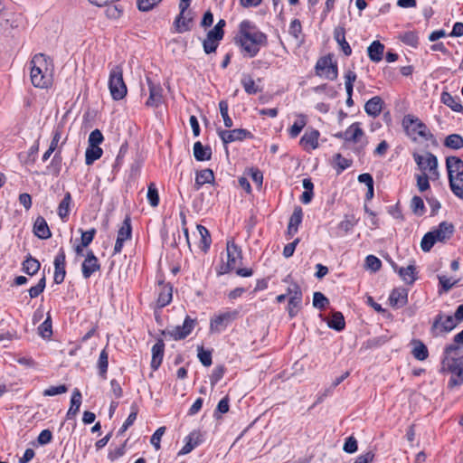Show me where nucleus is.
<instances>
[{
	"mask_svg": "<svg viewBox=\"0 0 463 463\" xmlns=\"http://www.w3.org/2000/svg\"><path fill=\"white\" fill-rule=\"evenodd\" d=\"M245 56L255 57L262 46L267 44V35L249 20L239 24V32L235 38Z\"/></svg>",
	"mask_w": 463,
	"mask_h": 463,
	"instance_id": "obj_1",
	"label": "nucleus"
},
{
	"mask_svg": "<svg viewBox=\"0 0 463 463\" xmlns=\"http://www.w3.org/2000/svg\"><path fill=\"white\" fill-rule=\"evenodd\" d=\"M53 65L52 60L43 53L33 56L31 61L30 77L36 88H48L52 81Z\"/></svg>",
	"mask_w": 463,
	"mask_h": 463,
	"instance_id": "obj_2",
	"label": "nucleus"
},
{
	"mask_svg": "<svg viewBox=\"0 0 463 463\" xmlns=\"http://www.w3.org/2000/svg\"><path fill=\"white\" fill-rule=\"evenodd\" d=\"M453 233V224L448 222H442L423 236L420 241V248L424 252H428L435 243L447 241Z\"/></svg>",
	"mask_w": 463,
	"mask_h": 463,
	"instance_id": "obj_3",
	"label": "nucleus"
},
{
	"mask_svg": "<svg viewBox=\"0 0 463 463\" xmlns=\"http://www.w3.org/2000/svg\"><path fill=\"white\" fill-rule=\"evenodd\" d=\"M402 126L406 135L413 141L429 140L432 137L428 127L414 115H405Z\"/></svg>",
	"mask_w": 463,
	"mask_h": 463,
	"instance_id": "obj_4",
	"label": "nucleus"
},
{
	"mask_svg": "<svg viewBox=\"0 0 463 463\" xmlns=\"http://www.w3.org/2000/svg\"><path fill=\"white\" fill-rule=\"evenodd\" d=\"M335 137L342 139L345 144H353L357 149H363L367 145L364 131L359 122L350 125L345 131L336 133Z\"/></svg>",
	"mask_w": 463,
	"mask_h": 463,
	"instance_id": "obj_5",
	"label": "nucleus"
},
{
	"mask_svg": "<svg viewBox=\"0 0 463 463\" xmlns=\"http://www.w3.org/2000/svg\"><path fill=\"white\" fill-rule=\"evenodd\" d=\"M109 89L113 99L120 100L127 95L128 89L123 80V70L114 66L109 71Z\"/></svg>",
	"mask_w": 463,
	"mask_h": 463,
	"instance_id": "obj_6",
	"label": "nucleus"
},
{
	"mask_svg": "<svg viewBox=\"0 0 463 463\" xmlns=\"http://www.w3.org/2000/svg\"><path fill=\"white\" fill-rule=\"evenodd\" d=\"M413 158L421 171V175H429L431 180L439 178L438 159L431 153H424L422 155L414 154Z\"/></svg>",
	"mask_w": 463,
	"mask_h": 463,
	"instance_id": "obj_7",
	"label": "nucleus"
},
{
	"mask_svg": "<svg viewBox=\"0 0 463 463\" xmlns=\"http://www.w3.org/2000/svg\"><path fill=\"white\" fill-rule=\"evenodd\" d=\"M458 346L456 345H448L444 351V357L442 365L453 375L463 376V360L461 358H455L452 354H457Z\"/></svg>",
	"mask_w": 463,
	"mask_h": 463,
	"instance_id": "obj_8",
	"label": "nucleus"
},
{
	"mask_svg": "<svg viewBox=\"0 0 463 463\" xmlns=\"http://www.w3.org/2000/svg\"><path fill=\"white\" fill-rule=\"evenodd\" d=\"M195 324V319H193L190 317H186L182 326L167 327L163 332V335L165 336H169L171 339L175 341L182 340L192 333Z\"/></svg>",
	"mask_w": 463,
	"mask_h": 463,
	"instance_id": "obj_9",
	"label": "nucleus"
},
{
	"mask_svg": "<svg viewBox=\"0 0 463 463\" xmlns=\"http://www.w3.org/2000/svg\"><path fill=\"white\" fill-rule=\"evenodd\" d=\"M227 263L219 268V274H226L234 269L241 260V250L233 241H228L226 244Z\"/></svg>",
	"mask_w": 463,
	"mask_h": 463,
	"instance_id": "obj_10",
	"label": "nucleus"
},
{
	"mask_svg": "<svg viewBox=\"0 0 463 463\" xmlns=\"http://www.w3.org/2000/svg\"><path fill=\"white\" fill-rule=\"evenodd\" d=\"M457 324V318L453 316L439 314L433 321L430 331L434 336H439L452 331Z\"/></svg>",
	"mask_w": 463,
	"mask_h": 463,
	"instance_id": "obj_11",
	"label": "nucleus"
},
{
	"mask_svg": "<svg viewBox=\"0 0 463 463\" xmlns=\"http://www.w3.org/2000/svg\"><path fill=\"white\" fill-rule=\"evenodd\" d=\"M236 310L225 311L213 316L210 321V331L213 333H221L238 317Z\"/></svg>",
	"mask_w": 463,
	"mask_h": 463,
	"instance_id": "obj_12",
	"label": "nucleus"
},
{
	"mask_svg": "<svg viewBox=\"0 0 463 463\" xmlns=\"http://www.w3.org/2000/svg\"><path fill=\"white\" fill-rule=\"evenodd\" d=\"M316 72L317 75L330 80H335L338 76L337 65L329 56L322 57L317 61Z\"/></svg>",
	"mask_w": 463,
	"mask_h": 463,
	"instance_id": "obj_13",
	"label": "nucleus"
},
{
	"mask_svg": "<svg viewBox=\"0 0 463 463\" xmlns=\"http://www.w3.org/2000/svg\"><path fill=\"white\" fill-rule=\"evenodd\" d=\"M217 133L225 145L235 141H242L251 137L250 132L244 128H235L232 130L217 129Z\"/></svg>",
	"mask_w": 463,
	"mask_h": 463,
	"instance_id": "obj_14",
	"label": "nucleus"
},
{
	"mask_svg": "<svg viewBox=\"0 0 463 463\" xmlns=\"http://www.w3.org/2000/svg\"><path fill=\"white\" fill-rule=\"evenodd\" d=\"M179 14L174 22V26L177 33H182L191 29L194 13L191 9H179Z\"/></svg>",
	"mask_w": 463,
	"mask_h": 463,
	"instance_id": "obj_15",
	"label": "nucleus"
},
{
	"mask_svg": "<svg viewBox=\"0 0 463 463\" xmlns=\"http://www.w3.org/2000/svg\"><path fill=\"white\" fill-rule=\"evenodd\" d=\"M132 234V229L130 221L128 218H127L119 230L118 231L117 240L114 247V254L120 253L125 241L130 240Z\"/></svg>",
	"mask_w": 463,
	"mask_h": 463,
	"instance_id": "obj_16",
	"label": "nucleus"
},
{
	"mask_svg": "<svg viewBox=\"0 0 463 463\" xmlns=\"http://www.w3.org/2000/svg\"><path fill=\"white\" fill-rule=\"evenodd\" d=\"M100 269V265L98 258L94 253L90 250L88 251L86 258L81 265L82 276L84 279H89L93 273Z\"/></svg>",
	"mask_w": 463,
	"mask_h": 463,
	"instance_id": "obj_17",
	"label": "nucleus"
},
{
	"mask_svg": "<svg viewBox=\"0 0 463 463\" xmlns=\"http://www.w3.org/2000/svg\"><path fill=\"white\" fill-rule=\"evenodd\" d=\"M319 131L307 129L300 139V145L306 151H311L318 147Z\"/></svg>",
	"mask_w": 463,
	"mask_h": 463,
	"instance_id": "obj_18",
	"label": "nucleus"
},
{
	"mask_svg": "<svg viewBox=\"0 0 463 463\" xmlns=\"http://www.w3.org/2000/svg\"><path fill=\"white\" fill-rule=\"evenodd\" d=\"M449 180L463 176V161L457 156H449L446 160Z\"/></svg>",
	"mask_w": 463,
	"mask_h": 463,
	"instance_id": "obj_19",
	"label": "nucleus"
},
{
	"mask_svg": "<svg viewBox=\"0 0 463 463\" xmlns=\"http://www.w3.org/2000/svg\"><path fill=\"white\" fill-rule=\"evenodd\" d=\"M148 81L149 98L146 102L148 107H158L163 102V89L158 84H154L151 80Z\"/></svg>",
	"mask_w": 463,
	"mask_h": 463,
	"instance_id": "obj_20",
	"label": "nucleus"
},
{
	"mask_svg": "<svg viewBox=\"0 0 463 463\" xmlns=\"http://www.w3.org/2000/svg\"><path fill=\"white\" fill-rule=\"evenodd\" d=\"M54 281L57 284H61L65 278V254L62 250L56 255L54 259Z\"/></svg>",
	"mask_w": 463,
	"mask_h": 463,
	"instance_id": "obj_21",
	"label": "nucleus"
},
{
	"mask_svg": "<svg viewBox=\"0 0 463 463\" xmlns=\"http://www.w3.org/2000/svg\"><path fill=\"white\" fill-rule=\"evenodd\" d=\"M407 301L408 292L405 288H395L390 294L389 302L392 307H402L407 304Z\"/></svg>",
	"mask_w": 463,
	"mask_h": 463,
	"instance_id": "obj_22",
	"label": "nucleus"
},
{
	"mask_svg": "<svg viewBox=\"0 0 463 463\" xmlns=\"http://www.w3.org/2000/svg\"><path fill=\"white\" fill-rule=\"evenodd\" d=\"M165 344L162 340L157 341L152 347L151 367L156 371L162 364L164 357Z\"/></svg>",
	"mask_w": 463,
	"mask_h": 463,
	"instance_id": "obj_23",
	"label": "nucleus"
},
{
	"mask_svg": "<svg viewBox=\"0 0 463 463\" xmlns=\"http://www.w3.org/2000/svg\"><path fill=\"white\" fill-rule=\"evenodd\" d=\"M383 101L381 97L374 96L370 99L364 105V111L367 115L376 118L382 112Z\"/></svg>",
	"mask_w": 463,
	"mask_h": 463,
	"instance_id": "obj_24",
	"label": "nucleus"
},
{
	"mask_svg": "<svg viewBox=\"0 0 463 463\" xmlns=\"http://www.w3.org/2000/svg\"><path fill=\"white\" fill-rule=\"evenodd\" d=\"M33 232L40 239H48L52 236L49 226L43 217L39 216L33 224Z\"/></svg>",
	"mask_w": 463,
	"mask_h": 463,
	"instance_id": "obj_25",
	"label": "nucleus"
},
{
	"mask_svg": "<svg viewBox=\"0 0 463 463\" xmlns=\"http://www.w3.org/2000/svg\"><path fill=\"white\" fill-rule=\"evenodd\" d=\"M81 401L82 396L80 392L78 389H75L71 394V406L66 414L67 419H72L77 415L81 405Z\"/></svg>",
	"mask_w": 463,
	"mask_h": 463,
	"instance_id": "obj_26",
	"label": "nucleus"
},
{
	"mask_svg": "<svg viewBox=\"0 0 463 463\" xmlns=\"http://www.w3.org/2000/svg\"><path fill=\"white\" fill-rule=\"evenodd\" d=\"M72 198L69 192L64 194L63 199L60 202L57 209L59 217L62 221H66L70 215Z\"/></svg>",
	"mask_w": 463,
	"mask_h": 463,
	"instance_id": "obj_27",
	"label": "nucleus"
},
{
	"mask_svg": "<svg viewBox=\"0 0 463 463\" xmlns=\"http://www.w3.org/2000/svg\"><path fill=\"white\" fill-rule=\"evenodd\" d=\"M185 444L179 451V455H186L196 448L200 442V434L198 432H192L184 439Z\"/></svg>",
	"mask_w": 463,
	"mask_h": 463,
	"instance_id": "obj_28",
	"label": "nucleus"
},
{
	"mask_svg": "<svg viewBox=\"0 0 463 463\" xmlns=\"http://www.w3.org/2000/svg\"><path fill=\"white\" fill-rule=\"evenodd\" d=\"M196 230L199 235L198 247L204 252L208 250L212 243L211 235L209 231L203 225H196Z\"/></svg>",
	"mask_w": 463,
	"mask_h": 463,
	"instance_id": "obj_29",
	"label": "nucleus"
},
{
	"mask_svg": "<svg viewBox=\"0 0 463 463\" xmlns=\"http://www.w3.org/2000/svg\"><path fill=\"white\" fill-rule=\"evenodd\" d=\"M303 213L300 207L295 208L292 215L290 216L288 226V233L290 236H293L297 233L298 230V226L302 222Z\"/></svg>",
	"mask_w": 463,
	"mask_h": 463,
	"instance_id": "obj_30",
	"label": "nucleus"
},
{
	"mask_svg": "<svg viewBox=\"0 0 463 463\" xmlns=\"http://www.w3.org/2000/svg\"><path fill=\"white\" fill-rule=\"evenodd\" d=\"M214 181V175L211 169H203L196 174L195 189L199 190L205 184H212Z\"/></svg>",
	"mask_w": 463,
	"mask_h": 463,
	"instance_id": "obj_31",
	"label": "nucleus"
},
{
	"mask_svg": "<svg viewBox=\"0 0 463 463\" xmlns=\"http://www.w3.org/2000/svg\"><path fill=\"white\" fill-rule=\"evenodd\" d=\"M412 350L411 354L413 357L419 361H424L429 356V351L427 346L420 340H413L411 342Z\"/></svg>",
	"mask_w": 463,
	"mask_h": 463,
	"instance_id": "obj_32",
	"label": "nucleus"
},
{
	"mask_svg": "<svg viewBox=\"0 0 463 463\" xmlns=\"http://www.w3.org/2000/svg\"><path fill=\"white\" fill-rule=\"evenodd\" d=\"M402 279L408 284H412L416 279V268L413 264L408 265L405 268H395Z\"/></svg>",
	"mask_w": 463,
	"mask_h": 463,
	"instance_id": "obj_33",
	"label": "nucleus"
},
{
	"mask_svg": "<svg viewBox=\"0 0 463 463\" xmlns=\"http://www.w3.org/2000/svg\"><path fill=\"white\" fill-rule=\"evenodd\" d=\"M441 102L446 106L449 107L455 112H462L463 106L460 104L458 98L453 97L449 92H443L441 94Z\"/></svg>",
	"mask_w": 463,
	"mask_h": 463,
	"instance_id": "obj_34",
	"label": "nucleus"
},
{
	"mask_svg": "<svg viewBox=\"0 0 463 463\" xmlns=\"http://www.w3.org/2000/svg\"><path fill=\"white\" fill-rule=\"evenodd\" d=\"M383 44L374 41L368 47V55L373 61H380L383 59Z\"/></svg>",
	"mask_w": 463,
	"mask_h": 463,
	"instance_id": "obj_35",
	"label": "nucleus"
},
{
	"mask_svg": "<svg viewBox=\"0 0 463 463\" xmlns=\"http://www.w3.org/2000/svg\"><path fill=\"white\" fill-rule=\"evenodd\" d=\"M103 154L102 149L99 146H90L85 152V163L87 165H92L96 160L99 159Z\"/></svg>",
	"mask_w": 463,
	"mask_h": 463,
	"instance_id": "obj_36",
	"label": "nucleus"
},
{
	"mask_svg": "<svg viewBox=\"0 0 463 463\" xmlns=\"http://www.w3.org/2000/svg\"><path fill=\"white\" fill-rule=\"evenodd\" d=\"M172 287L168 284L162 285L157 298V304L160 307L167 306L172 300Z\"/></svg>",
	"mask_w": 463,
	"mask_h": 463,
	"instance_id": "obj_37",
	"label": "nucleus"
},
{
	"mask_svg": "<svg viewBox=\"0 0 463 463\" xmlns=\"http://www.w3.org/2000/svg\"><path fill=\"white\" fill-rule=\"evenodd\" d=\"M211 149L203 146L201 142H195L194 145V156L198 161H205L211 158Z\"/></svg>",
	"mask_w": 463,
	"mask_h": 463,
	"instance_id": "obj_38",
	"label": "nucleus"
},
{
	"mask_svg": "<svg viewBox=\"0 0 463 463\" xmlns=\"http://www.w3.org/2000/svg\"><path fill=\"white\" fill-rule=\"evenodd\" d=\"M444 146L458 150L463 147V137L458 134L449 135L444 140Z\"/></svg>",
	"mask_w": 463,
	"mask_h": 463,
	"instance_id": "obj_39",
	"label": "nucleus"
},
{
	"mask_svg": "<svg viewBox=\"0 0 463 463\" xmlns=\"http://www.w3.org/2000/svg\"><path fill=\"white\" fill-rule=\"evenodd\" d=\"M327 326L336 331H342L345 326V318L341 312H334L331 318L327 321Z\"/></svg>",
	"mask_w": 463,
	"mask_h": 463,
	"instance_id": "obj_40",
	"label": "nucleus"
},
{
	"mask_svg": "<svg viewBox=\"0 0 463 463\" xmlns=\"http://www.w3.org/2000/svg\"><path fill=\"white\" fill-rule=\"evenodd\" d=\"M335 39L341 47L343 52L349 56L352 53V49L349 43L345 41V32L343 29H335Z\"/></svg>",
	"mask_w": 463,
	"mask_h": 463,
	"instance_id": "obj_41",
	"label": "nucleus"
},
{
	"mask_svg": "<svg viewBox=\"0 0 463 463\" xmlns=\"http://www.w3.org/2000/svg\"><path fill=\"white\" fill-rule=\"evenodd\" d=\"M307 125V118L306 116L299 114L298 115V118L295 120L288 132L291 137H297L302 129Z\"/></svg>",
	"mask_w": 463,
	"mask_h": 463,
	"instance_id": "obj_42",
	"label": "nucleus"
},
{
	"mask_svg": "<svg viewBox=\"0 0 463 463\" xmlns=\"http://www.w3.org/2000/svg\"><path fill=\"white\" fill-rule=\"evenodd\" d=\"M40 262L32 257L27 258L23 263V270L30 275H34L40 269Z\"/></svg>",
	"mask_w": 463,
	"mask_h": 463,
	"instance_id": "obj_43",
	"label": "nucleus"
},
{
	"mask_svg": "<svg viewBox=\"0 0 463 463\" xmlns=\"http://www.w3.org/2000/svg\"><path fill=\"white\" fill-rule=\"evenodd\" d=\"M219 109L221 116L223 119L224 126L228 128H232L233 126V121L229 116V105L226 100H221L219 102Z\"/></svg>",
	"mask_w": 463,
	"mask_h": 463,
	"instance_id": "obj_44",
	"label": "nucleus"
},
{
	"mask_svg": "<svg viewBox=\"0 0 463 463\" xmlns=\"http://www.w3.org/2000/svg\"><path fill=\"white\" fill-rule=\"evenodd\" d=\"M302 298L293 297L289 298L288 305V312L290 317L298 315L301 308Z\"/></svg>",
	"mask_w": 463,
	"mask_h": 463,
	"instance_id": "obj_45",
	"label": "nucleus"
},
{
	"mask_svg": "<svg viewBox=\"0 0 463 463\" xmlns=\"http://www.w3.org/2000/svg\"><path fill=\"white\" fill-rule=\"evenodd\" d=\"M241 85L248 94H256L259 91V88L256 86L254 80L249 75L242 77Z\"/></svg>",
	"mask_w": 463,
	"mask_h": 463,
	"instance_id": "obj_46",
	"label": "nucleus"
},
{
	"mask_svg": "<svg viewBox=\"0 0 463 463\" xmlns=\"http://www.w3.org/2000/svg\"><path fill=\"white\" fill-rule=\"evenodd\" d=\"M39 335L43 338H50L52 335V320L50 315L38 327Z\"/></svg>",
	"mask_w": 463,
	"mask_h": 463,
	"instance_id": "obj_47",
	"label": "nucleus"
},
{
	"mask_svg": "<svg viewBox=\"0 0 463 463\" xmlns=\"http://www.w3.org/2000/svg\"><path fill=\"white\" fill-rule=\"evenodd\" d=\"M146 198H147L149 204L152 207H156L158 205L159 194H158L157 188L156 187L155 184H153V183H151L148 185Z\"/></svg>",
	"mask_w": 463,
	"mask_h": 463,
	"instance_id": "obj_48",
	"label": "nucleus"
},
{
	"mask_svg": "<svg viewBox=\"0 0 463 463\" xmlns=\"http://www.w3.org/2000/svg\"><path fill=\"white\" fill-rule=\"evenodd\" d=\"M400 39L402 43L411 47H416L419 43V37L417 33L412 31L403 33L400 35Z\"/></svg>",
	"mask_w": 463,
	"mask_h": 463,
	"instance_id": "obj_49",
	"label": "nucleus"
},
{
	"mask_svg": "<svg viewBox=\"0 0 463 463\" xmlns=\"http://www.w3.org/2000/svg\"><path fill=\"white\" fill-rule=\"evenodd\" d=\"M109 366V354L106 351V349H103L100 354L98 360V368L99 371V374L101 376H105Z\"/></svg>",
	"mask_w": 463,
	"mask_h": 463,
	"instance_id": "obj_50",
	"label": "nucleus"
},
{
	"mask_svg": "<svg viewBox=\"0 0 463 463\" xmlns=\"http://www.w3.org/2000/svg\"><path fill=\"white\" fill-rule=\"evenodd\" d=\"M449 185L454 194L463 199V176L449 180Z\"/></svg>",
	"mask_w": 463,
	"mask_h": 463,
	"instance_id": "obj_51",
	"label": "nucleus"
},
{
	"mask_svg": "<svg viewBox=\"0 0 463 463\" xmlns=\"http://www.w3.org/2000/svg\"><path fill=\"white\" fill-rule=\"evenodd\" d=\"M288 33L291 36H293L296 40H299L302 33V26L301 23L298 19H294L291 21L288 28Z\"/></svg>",
	"mask_w": 463,
	"mask_h": 463,
	"instance_id": "obj_52",
	"label": "nucleus"
},
{
	"mask_svg": "<svg viewBox=\"0 0 463 463\" xmlns=\"http://www.w3.org/2000/svg\"><path fill=\"white\" fill-rule=\"evenodd\" d=\"M46 279L45 277L43 276L38 283L31 287L29 289V295L32 298H37L45 288Z\"/></svg>",
	"mask_w": 463,
	"mask_h": 463,
	"instance_id": "obj_53",
	"label": "nucleus"
},
{
	"mask_svg": "<svg viewBox=\"0 0 463 463\" xmlns=\"http://www.w3.org/2000/svg\"><path fill=\"white\" fill-rule=\"evenodd\" d=\"M411 207L412 212L418 215H421L425 210L423 200L420 196L412 197Z\"/></svg>",
	"mask_w": 463,
	"mask_h": 463,
	"instance_id": "obj_54",
	"label": "nucleus"
},
{
	"mask_svg": "<svg viewBox=\"0 0 463 463\" xmlns=\"http://www.w3.org/2000/svg\"><path fill=\"white\" fill-rule=\"evenodd\" d=\"M106 6L107 8L105 10V14L108 18L116 20L120 17L122 10L119 8L118 5L109 4Z\"/></svg>",
	"mask_w": 463,
	"mask_h": 463,
	"instance_id": "obj_55",
	"label": "nucleus"
},
{
	"mask_svg": "<svg viewBox=\"0 0 463 463\" xmlns=\"http://www.w3.org/2000/svg\"><path fill=\"white\" fill-rule=\"evenodd\" d=\"M429 179H430L429 175H416L417 187L420 192H425L430 188Z\"/></svg>",
	"mask_w": 463,
	"mask_h": 463,
	"instance_id": "obj_56",
	"label": "nucleus"
},
{
	"mask_svg": "<svg viewBox=\"0 0 463 463\" xmlns=\"http://www.w3.org/2000/svg\"><path fill=\"white\" fill-rule=\"evenodd\" d=\"M68 391V388L64 384H61L58 386H50L45 389L43 392L44 396H55L59 394L65 393Z\"/></svg>",
	"mask_w": 463,
	"mask_h": 463,
	"instance_id": "obj_57",
	"label": "nucleus"
},
{
	"mask_svg": "<svg viewBox=\"0 0 463 463\" xmlns=\"http://www.w3.org/2000/svg\"><path fill=\"white\" fill-rule=\"evenodd\" d=\"M365 266L372 271H377L380 269L382 262L377 257L373 255H368L365 259Z\"/></svg>",
	"mask_w": 463,
	"mask_h": 463,
	"instance_id": "obj_58",
	"label": "nucleus"
},
{
	"mask_svg": "<svg viewBox=\"0 0 463 463\" xmlns=\"http://www.w3.org/2000/svg\"><path fill=\"white\" fill-rule=\"evenodd\" d=\"M328 304V299L321 292H315L313 295V306L323 309Z\"/></svg>",
	"mask_w": 463,
	"mask_h": 463,
	"instance_id": "obj_59",
	"label": "nucleus"
},
{
	"mask_svg": "<svg viewBox=\"0 0 463 463\" xmlns=\"http://www.w3.org/2000/svg\"><path fill=\"white\" fill-rule=\"evenodd\" d=\"M103 141V135L99 129L90 132L88 139V145L99 146Z\"/></svg>",
	"mask_w": 463,
	"mask_h": 463,
	"instance_id": "obj_60",
	"label": "nucleus"
},
{
	"mask_svg": "<svg viewBox=\"0 0 463 463\" xmlns=\"http://www.w3.org/2000/svg\"><path fill=\"white\" fill-rule=\"evenodd\" d=\"M165 431V427H160L155 431V433L151 437L150 442L156 450L160 449L161 439Z\"/></svg>",
	"mask_w": 463,
	"mask_h": 463,
	"instance_id": "obj_61",
	"label": "nucleus"
},
{
	"mask_svg": "<svg viewBox=\"0 0 463 463\" xmlns=\"http://www.w3.org/2000/svg\"><path fill=\"white\" fill-rule=\"evenodd\" d=\"M198 358L204 366H210L212 364L211 352L204 350L202 346L198 347Z\"/></svg>",
	"mask_w": 463,
	"mask_h": 463,
	"instance_id": "obj_62",
	"label": "nucleus"
},
{
	"mask_svg": "<svg viewBox=\"0 0 463 463\" xmlns=\"http://www.w3.org/2000/svg\"><path fill=\"white\" fill-rule=\"evenodd\" d=\"M439 281L444 291H449L458 282L457 279L447 276H439Z\"/></svg>",
	"mask_w": 463,
	"mask_h": 463,
	"instance_id": "obj_63",
	"label": "nucleus"
},
{
	"mask_svg": "<svg viewBox=\"0 0 463 463\" xmlns=\"http://www.w3.org/2000/svg\"><path fill=\"white\" fill-rule=\"evenodd\" d=\"M95 234V229H90L86 232L81 231L80 243L82 244V246H89L93 241Z\"/></svg>",
	"mask_w": 463,
	"mask_h": 463,
	"instance_id": "obj_64",
	"label": "nucleus"
}]
</instances>
